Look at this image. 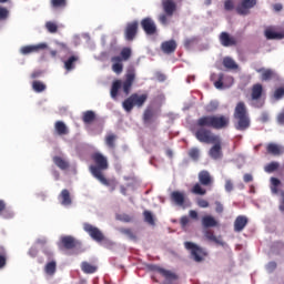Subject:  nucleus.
<instances>
[{
    "mask_svg": "<svg viewBox=\"0 0 284 284\" xmlns=\"http://www.w3.org/2000/svg\"><path fill=\"white\" fill-rule=\"evenodd\" d=\"M91 160L94 163L89 168L92 176L100 181L102 185H112L110 180H108L105 175H103V172H105V170L110 168V164L108 163V158H105V155H103L102 153L95 152L91 155Z\"/></svg>",
    "mask_w": 284,
    "mask_h": 284,
    "instance_id": "1",
    "label": "nucleus"
},
{
    "mask_svg": "<svg viewBox=\"0 0 284 284\" xmlns=\"http://www.w3.org/2000/svg\"><path fill=\"white\" fill-rule=\"evenodd\" d=\"M136 79V72L134 69H129L125 74L124 81L114 80L111 85V99H119V90H123L124 94L128 97L132 90V85H134V81Z\"/></svg>",
    "mask_w": 284,
    "mask_h": 284,
    "instance_id": "2",
    "label": "nucleus"
},
{
    "mask_svg": "<svg viewBox=\"0 0 284 284\" xmlns=\"http://www.w3.org/2000/svg\"><path fill=\"white\" fill-rule=\"evenodd\" d=\"M197 128H213V130H223L230 125L227 115H203L196 121Z\"/></svg>",
    "mask_w": 284,
    "mask_h": 284,
    "instance_id": "3",
    "label": "nucleus"
},
{
    "mask_svg": "<svg viewBox=\"0 0 284 284\" xmlns=\"http://www.w3.org/2000/svg\"><path fill=\"white\" fill-rule=\"evenodd\" d=\"M233 116L237 121L235 130L243 132L250 128V114L247 113L245 102L241 101L236 104Z\"/></svg>",
    "mask_w": 284,
    "mask_h": 284,
    "instance_id": "4",
    "label": "nucleus"
},
{
    "mask_svg": "<svg viewBox=\"0 0 284 284\" xmlns=\"http://www.w3.org/2000/svg\"><path fill=\"white\" fill-rule=\"evenodd\" d=\"M199 183H195L191 190L192 194H197L199 196H205L207 194V190L204 187H212L214 185V178L210 174L209 171L203 170L197 174ZM203 185V186H201Z\"/></svg>",
    "mask_w": 284,
    "mask_h": 284,
    "instance_id": "5",
    "label": "nucleus"
},
{
    "mask_svg": "<svg viewBox=\"0 0 284 284\" xmlns=\"http://www.w3.org/2000/svg\"><path fill=\"white\" fill-rule=\"evenodd\" d=\"M132 58V49L130 47H125L121 50L120 55H114L111 58L112 70L115 74H121L123 72V61H130Z\"/></svg>",
    "mask_w": 284,
    "mask_h": 284,
    "instance_id": "6",
    "label": "nucleus"
},
{
    "mask_svg": "<svg viewBox=\"0 0 284 284\" xmlns=\"http://www.w3.org/2000/svg\"><path fill=\"white\" fill-rule=\"evenodd\" d=\"M148 101V93L139 94V93H132L128 99H125L122 103V108L125 110V112H132L135 108H143L145 105V102Z\"/></svg>",
    "mask_w": 284,
    "mask_h": 284,
    "instance_id": "7",
    "label": "nucleus"
},
{
    "mask_svg": "<svg viewBox=\"0 0 284 284\" xmlns=\"http://www.w3.org/2000/svg\"><path fill=\"white\" fill-rule=\"evenodd\" d=\"M184 247L191 252V256L195 263H201L203 257L207 256V253H205L202 247L194 244L193 242H184Z\"/></svg>",
    "mask_w": 284,
    "mask_h": 284,
    "instance_id": "8",
    "label": "nucleus"
},
{
    "mask_svg": "<svg viewBox=\"0 0 284 284\" xmlns=\"http://www.w3.org/2000/svg\"><path fill=\"white\" fill-rule=\"evenodd\" d=\"M195 138L200 143H213L214 141H217L221 136L212 133L211 130L205 128H200L195 132Z\"/></svg>",
    "mask_w": 284,
    "mask_h": 284,
    "instance_id": "9",
    "label": "nucleus"
},
{
    "mask_svg": "<svg viewBox=\"0 0 284 284\" xmlns=\"http://www.w3.org/2000/svg\"><path fill=\"white\" fill-rule=\"evenodd\" d=\"M258 3L257 0H240L239 4L235 7V12L241 17H247L253 8H256Z\"/></svg>",
    "mask_w": 284,
    "mask_h": 284,
    "instance_id": "10",
    "label": "nucleus"
},
{
    "mask_svg": "<svg viewBox=\"0 0 284 284\" xmlns=\"http://www.w3.org/2000/svg\"><path fill=\"white\" fill-rule=\"evenodd\" d=\"M83 230L97 243H103V241H105V235H103V232H101V230L99 227H97L90 223H84Z\"/></svg>",
    "mask_w": 284,
    "mask_h": 284,
    "instance_id": "11",
    "label": "nucleus"
},
{
    "mask_svg": "<svg viewBox=\"0 0 284 284\" xmlns=\"http://www.w3.org/2000/svg\"><path fill=\"white\" fill-rule=\"evenodd\" d=\"M140 26L149 37H152L158 32L156 22H154V20L150 17L142 19Z\"/></svg>",
    "mask_w": 284,
    "mask_h": 284,
    "instance_id": "12",
    "label": "nucleus"
},
{
    "mask_svg": "<svg viewBox=\"0 0 284 284\" xmlns=\"http://www.w3.org/2000/svg\"><path fill=\"white\" fill-rule=\"evenodd\" d=\"M136 34H139V21L134 20L126 23L124 29V39L126 41H134V39H136Z\"/></svg>",
    "mask_w": 284,
    "mask_h": 284,
    "instance_id": "13",
    "label": "nucleus"
},
{
    "mask_svg": "<svg viewBox=\"0 0 284 284\" xmlns=\"http://www.w3.org/2000/svg\"><path fill=\"white\" fill-rule=\"evenodd\" d=\"M213 146L209 151V156L213 159V161H219L223 159V142L221 141V138H217L216 141L211 142Z\"/></svg>",
    "mask_w": 284,
    "mask_h": 284,
    "instance_id": "14",
    "label": "nucleus"
},
{
    "mask_svg": "<svg viewBox=\"0 0 284 284\" xmlns=\"http://www.w3.org/2000/svg\"><path fill=\"white\" fill-rule=\"evenodd\" d=\"M81 242L74 239L72 235H64L60 239L59 247H64V250H74V247H79Z\"/></svg>",
    "mask_w": 284,
    "mask_h": 284,
    "instance_id": "15",
    "label": "nucleus"
},
{
    "mask_svg": "<svg viewBox=\"0 0 284 284\" xmlns=\"http://www.w3.org/2000/svg\"><path fill=\"white\" fill-rule=\"evenodd\" d=\"M170 199L172 203H174L175 205H179V207H183V210L187 207L185 205V203H187V197L185 196L184 192L173 191L170 195Z\"/></svg>",
    "mask_w": 284,
    "mask_h": 284,
    "instance_id": "16",
    "label": "nucleus"
},
{
    "mask_svg": "<svg viewBox=\"0 0 284 284\" xmlns=\"http://www.w3.org/2000/svg\"><path fill=\"white\" fill-rule=\"evenodd\" d=\"M220 43L223 48H232L237 45L239 42L236 41V38L224 31L220 34Z\"/></svg>",
    "mask_w": 284,
    "mask_h": 284,
    "instance_id": "17",
    "label": "nucleus"
},
{
    "mask_svg": "<svg viewBox=\"0 0 284 284\" xmlns=\"http://www.w3.org/2000/svg\"><path fill=\"white\" fill-rule=\"evenodd\" d=\"M154 272H158L159 274L163 275L164 278L172 284L173 281H179V275L176 273H172V271H168L161 266H153Z\"/></svg>",
    "mask_w": 284,
    "mask_h": 284,
    "instance_id": "18",
    "label": "nucleus"
},
{
    "mask_svg": "<svg viewBox=\"0 0 284 284\" xmlns=\"http://www.w3.org/2000/svg\"><path fill=\"white\" fill-rule=\"evenodd\" d=\"M142 121L144 125H150L156 121V111L152 106H148L142 115Z\"/></svg>",
    "mask_w": 284,
    "mask_h": 284,
    "instance_id": "19",
    "label": "nucleus"
},
{
    "mask_svg": "<svg viewBox=\"0 0 284 284\" xmlns=\"http://www.w3.org/2000/svg\"><path fill=\"white\" fill-rule=\"evenodd\" d=\"M176 48H179L176 40H169L161 43V51L164 54H174L176 52Z\"/></svg>",
    "mask_w": 284,
    "mask_h": 284,
    "instance_id": "20",
    "label": "nucleus"
},
{
    "mask_svg": "<svg viewBox=\"0 0 284 284\" xmlns=\"http://www.w3.org/2000/svg\"><path fill=\"white\" fill-rule=\"evenodd\" d=\"M162 8L166 17H174L176 2H174V0H162Z\"/></svg>",
    "mask_w": 284,
    "mask_h": 284,
    "instance_id": "21",
    "label": "nucleus"
},
{
    "mask_svg": "<svg viewBox=\"0 0 284 284\" xmlns=\"http://www.w3.org/2000/svg\"><path fill=\"white\" fill-rule=\"evenodd\" d=\"M48 44L40 43L36 45H24L20 49L21 54H32L33 52H39V50H45Z\"/></svg>",
    "mask_w": 284,
    "mask_h": 284,
    "instance_id": "22",
    "label": "nucleus"
},
{
    "mask_svg": "<svg viewBox=\"0 0 284 284\" xmlns=\"http://www.w3.org/2000/svg\"><path fill=\"white\" fill-rule=\"evenodd\" d=\"M247 216L239 215L234 221V232H243L247 227Z\"/></svg>",
    "mask_w": 284,
    "mask_h": 284,
    "instance_id": "23",
    "label": "nucleus"
},
{
    "mask_svg": "<svg viewBox=\"0 0 284 284\" xmlns=\"http://www.w3.org/2000/svg\"><path fill=\"white\" fill-rule=\"evenodd\" d=\"M261 97H263V84L256 83L253 84L251 89V101H261Z\"/></svg>",
    "mask_w": 284,
    "mask_h": 284,
    "instance_id": "24",
    "label": "nucleus"
},
{
    "mask_svg": "<svg viewBox=\"0 0 284 284\" xmlns=\"http://www.w3.org/2000/svg\"><path fill=\"white\" fill-rule=\"evenodd\" d=\"M61 205L68 207V205H72V196L70 195V191L68 189H63L58 196Z\"/></svg>",
    "mask_w": 284,
    "mask_h": 284,
    "instance_id": "25",
    "label": "nucleus"
},
{
    "mask_svg": "<svg viewBox=\"0 0 284 284\" xmlns=\"http://www.w3.org/2000/svg\"><path fill=\"white\" fill-rule=\"evenodd\" d=\"M54 130L58 136H65L70 134V130L68 129V125H65V122L63 121H57L54 123Z\"/></svg>",
    "mask_w": 284,
    "mask_h": 284,
    "instance_id": "26",
    "label": "nucleus"
},
{
    "mask_svg": "<svg viewBox=\"0 0 284 284\" xmlns=\"http://www.w3.org/2000/svg\"><path fill=\"white\" fill-rule=\"evenodd\" d=\"M256 72L261 73V81H272V78L275 77V73L272 69L261 68Z\"/></svg>",
    "mask_w": 284,
    "mask_h": 284,
    "instance_id": "27",
    "label": "nucleus"
},
{
    "mask_svg": "<svg viewBox=\"0 0 284 284\" xmlns=\"http://www.w3.org/2000/svg\"><path fill=\"white\" fill-rule=\"evenodd\" d=\"M216 225H219V222L216 221V219H214V216L212 215H204L202 217V226L207 229V227H216Z\"/></svg>",
    "mask_w": 284,
    "mask_h": 284,
    "instance_id": "28",
    "label": "nucleus"
},
{
    "mask_svg": "<svg viewBox=\"0 0 284 284\" xmlns=\"http://www.w3.org/2000/svg\"><path fill=\"white\" fill-rule=\"evenodd\" d=\"M78 61H79V55H70L64 61V70H67L68 72H71V70H74Z\"/></svg>",
    "mask_w": 284,
    "mask_h": 284,
    "instance_id": "29",
    "label": "nucleus"
},
{
    "mask_svg": "<svg viewBox=\"0 0 284 284\" xmlns=\"http://www.w3.org/2000/svg\"><path fill=\"white\" fill-rule=\"evenodd\" d=\"M81 270L84 274H94L99 267H97L94 264H91L90 262H82Z\"/></svg>",
    "mask_w": 284,
    "mask_h": 284,
    "instance_id": "30",
    "label": "nucleus"
},
{
    "mask_svg": "<svg viewBox=\"0 0 284 284\" xmlns=\"http://www.w3.org/2000/svg\"><path fill=\"white\" fill-rule=\"evenodd\" d=\"M266 151L268 154H273V156H280V154H283V150L276 143H268Z\"/></svg>",
    "mask_w": 284,
    "mask_h": 284,
    "instance_id": "31",
    "label": "nucleus"
},
{
    "mask_svg": "<svg viewBox=\"0 0 284 284\" xmlns=\"http://www.w3.org/2000/svg\"><path fill=\"white\" fill-rule=\"evenodd\" d=\"M265 37L270 41H272V40H281V39H284V33L276 32V31H274L272 29H266L265 30Z\"/></svg>",
    "mask_w": 284,
    "mask_h": 284,
    "instance_id": "32",
    "label": "nucleus"
},
{
    "mask_svg": "<svg viewBox=\"0 0 284 284\" xmlns=\"http://www.w3.org/2000/svg\"><path fill=\"white\" fill-rule=\"evenodd\" d=\"M95 120H97V113H94V111H85L82 115V121L87 125H90V123H94Z\"/></svg>",
    "mask_w": 284,
    "mask_h": 284,
    "instance_id": "33",
    "label": "nucleus"
},
{
    "mask_svg": "<svg viewBox=\"0 0 284 284\" xmlns=\"http://www.w3.org/2000/svg\"><path fill=\"white\" fill-rule=\"evenodd\" d=\"M116 139H118V136L114 133L106 134V136L104 139L105 145L108 148H110V150H114L116 148V144H115Z\"/></svg>",
    "mask_w": 284,
    "mask_h": 284,
    "instance_id": "34",
    "label": "nucleus"
},
{
    "mask_svg": "<svg viewBox=\"0 0 284 284\" xmlns=\"http://www.w3.org/2000/svg\"><path fill=\"white\" fill-rule=\"evenodd\" d=\"M53 163L60 170H68V168H70V163H68V161L63 160L61 156H53Z\"/></svg>",
    "mask_w": 284,
    "mask_h": 284,
    "instance_id": "35",
    "label": "nucleus"
},
{
    "mask_svg": "<svg viewBox=\"0 0 284 284\" xmlns=\"http://www.w3.org/2000/svg\"><path fill=\"white\" fill-rule=\"evenodd\" d=\"M44 272L45 274H48V276H54V274L57 273V262H48L44 266Z\"/></svg>",
    "mask_w": 284,
    "mask_h": 284,
    "instance_id": "36",
    "label": "nucleus"
},
{
    "mask_svg": "<svg viewBox=\"0 0 284 284\" xmlns=\"http://www.w3.org/2000/svg\"><path fill=\"white\" fill-rule=\"evenodd\" d=\"M53 10H63L68 7V0H50Z\"/></svg>",
    "mask_w": 284,
    "mask_h": 284,
    "instance_id": "37",
    "label": "nucleus"
},
{
    "mask_svg": "<svg viewBox=\"0 0 284 284\" xmlns=\"http://www.w3.org/2000/svg\"><path fill=\"white\" fill-rule=\"evenodd\" d=\"M223 65L226 70H239V64L230 57L223 59Z\"/></svg>",
    "mask_w": 284,
    "mask_h": 284,
    "instance_id": "38",
    "label": "nucleus"
},
{
    "mask_svg": "<svg viewBox=\"0 0 284 284\" xmlns=\"http://www.w3.org/2000/svg\"><path fill=\"white\" fill-rule=\"evenodd\" d=\"M8 265V251L3 246H0V270H3Z\"/></svg>",
    "mask_w": 284,
    "mask_h": 284,
    "instance_id": "39",
    "label": "nucleus"
},
{
    "mask_svg": "<svg viewBox=\"0 0 284 284\" xmlns=\"http://www.w3.org/2000/svg\"><path fill=\"white\" fill-rule=\"evenodd\" d=\"M47 88L48 87L42 81L36 80L32 82L33 92H38V93L45 92Z\"/></svg>",
    "mask_w": 284,
    "mask_h": 284,
    "instance_id": "40",
    "label": "nucleus"
},
{
    "mask_svg": "<svg viewBox=\"0 0 284 284\" xmlns=\"http://www.w3.org/2000/svg\"><path fill=\"white\" fill-rule=\"evenodd\" d=\"M45 29L51 34H57V32H59V26L55 22H53V21L45 22Z\"/></svg>",
    "mask_w": 284,
    "mask_h": 284,
    "instance_id": "41",
    "label": "nucleus"
},
{
    "mask_svg": "<svg viewBox=\"0 0 284 284\" xmlns=\"http://www.w3.org/2000/svg\"><path fill=\"white\" fill-rule=\"evenodd\" d=\"M143 217H144L145 223H148L149 225H155L154 215L152 214V212L145 210L143 212Z\"/></svg>",
    "mask_w": 284,
    "mask_h": 284,
    "instance_id": "42",
    "label": "nucleus"
},
{
    "mask_svg": "<svg viewBox=\"0 0 284 284\" xmlns=\"http://www.w3.org/2000/svg\"><path fill=\"white\" fill-rule=\"evenodd\" d=\"M189 156L192 159V161H199V158L201 156V150H199V148L190 149Z\"/></svg>",
    "mask_w": 284,
    "mask_h": 284,
    "instance_id": "43",
    "label": "nucleus"
},
{
    "mask_svg": "<svg viewBox=\"0 0 284 284\" xmlns=\"http://www.w3.org/2000/svg\"><path fill=\"white\" fill-rule=\"evenodd\" d=\"M204 236L205 239H207V241H212V243L221 244V241H219V237L214 235V231H210V230L205 231Z\"/></svg>",
    "mask_w": 284,
    "mask_h": 284,
    "instance_id": "44",
    "label": "nucleus"
},
{
    "mask_svg": "<svg viewBox=\"0 0 284 284\" xmlns=\"http://www.w3.org/2000/svg\"><path fill=\"white\" fill-rule=\"evenodd\" d=\"M278 162H271L265 166V172L272 173V172H276V170H278Z\"/></svg>",
    "mask_w": 284,
    "mask_h": 284,
    "instance_id": "45",
    "label": "nucleus"
},
{
    "mask_svg": "<svg viewBox=\"0 0 284 284\" xmlns=\"http://www.w3.org/2000/svg\"><path fill=\"white\" fill-rule=\"evenodd\" d=\"M206 112H216L219 110V102L216 101H211L206 106H205Z\"/></svg>",
    "mask_w": 284,
    "mask_h": 284,
    "instance_id": "46",
    "label": "nucleus"
},
{
    "mask_svg": "<svg viewBox=\"0 0 284 284\" xmlns=\"http://www.w3.org/2000/svg\"><path fill=\"white\" fill-rule=\"evenodd\" d=\"M234 8H236L234 0H225L224 1V10H226V12H232V10H234Z\"/></svg>",
    "mask_w": 284,
    "mask_h": 284,
    "instance_id": "47",
    "label": "nucleus"
},
{
    "mask_svg": "<svg viewBox=\"0 0 284 284\" xmlns=\"http://www.w3.org/2000/svg\"><path fill=\"white\" fill-rule=\"evenodd\" d=\"M121 233L125 234V236H128L132 241H135L136 239V235L134 234V232L131 231V229H121Z\"/></svg>",
    "mask_w": 284,
    "mask_h": 284,
    "instance_id": "48",
    "label": "nucleus"
},
{
    "mask_svg": "<svg viewBox=\"0 0 284 284\" xmlns=\"http://www.w3.org/2000/svg\"><path fill=\"white\" fill-rule=\"evenodd\" d=\"M9 14H10V11H8V9L0 7V21H6Z\"/></svg>",
    "mask_w": 284,
    "mask_h": 284,
    "instance_id": "49",
    "label": "nucleus"
},
{
    "mask_svg": "<svg viewBox=\"0 0 284 284\" xmlns=\"http://www.w3.org/2000/svg\"><path fill=\"white\" fill-rule=\"evenodd\" d=\"M274 98L280 100L284 98V87L277 88L274 92Z\"/></svg>",
    "mask_w": 284,
    "mask_h": 284,
    "instance_id": "50",
    "label": "nucleus"
},
{
    "mask_svg": "<svg viewBox=\"0 0 284 284\" xmlns=\"http://www.w3.org/2000/svg\"><path fill=\"white\" fill-rule=\"evenodd\" d=\"M214 87L217 90H222L223 89V74H220L219 80L214 82Z\"/></svg>",
    "mask_w": 284,
    "mask_h": 284,
    "instance_id": "51",
    "label": "nucleus"
},
{
    "mask_svg": "<svg viewBox=\"0 0 284 284\" xmlns=\"http://www.w3.org/2000/svg\"><path fill=\"white\" fill-rule=\"evenodd\" d=\"M197 206L203 209L210 207V202H207V200L199 199Z\"/></svg>",
    "mask_w": 284,
    "mask_h": 284,
    "instance_id": "52",
    "label": "nucleus"
},
{
    "mask_svg": "<svg viewBox=\"0 0 284 284\" xmlns=\"http://www.w3.org/2000/svg\"><path fill=\"white\" fill-rule=\"evenodd\" d=\"M168 13H162L159 16V21L162 26H168Z\"/></svg>",
    "mask_w": 284,
    "mask_h": 284,
    "instance_id": "53",
    "label": "nucleus"
},
{
    "mask_svg": "<svg viewBox=\"0 0 284 284\" xmlns=\"http://www.w3.org/2000/svg\"><path fill=\"white\" fill-rule=\"evenodd\" d=\"M232 190H234V183H232V180H226L225 181V191L232 192Z\"/></svg>",
    "mask_w": 284,
    "mask_h": 284,
    "instance_id": "54",
    "label": "nucleus"
},
{
    "mask_svg": "<svg viewBox=\"0 0 284 284\" xmlns=\"http://www.w3.org/2000/svg\"><path fill=\"white\" fill-rule=\"evenodd\" d=\"M215 212H217V214H223V204L219 201L215 202Z\"/></svg>",
    "mask_w": 284,
    "mask_h": 284,
    "instance_id": "55",
    "label": "nucleus"
},
{
    "mask_svg": "<svg viewBox=\"0 0 284 284\" xmlns=\"http://www.w3.org/2000/svg\"><path fill=\"white\" fill-rule=\"evenodd\" d=\"M243 181L244 183H252V181H254V176H252V174L250 173H245L243 176Z\"/></svg>",
    "mask_w": 284,
    "mask_h": 284,
    "instance_id": "56",
    "label": "nucleus"
},
{
    "mask_svg": "<svg viewBox=\"0 0 284 284\" xmlns=\"http://www.w3.org/2000/svg\"><path fill=\"white\" fill-rule=\"evenodd\" d=\"M180 223H181L182 227H186L187 223H190V217H187L186 215L182 216L180 220Z\"/></svg>",
    "mask_w": 284,
    "mask_h": 284,
    "instance_id": "57",
    "label": "nucleus"
},
{
    "mask_svg": "<svg viewBox=\"0 0 284 284\" xmlns=\"http://www.w3.org/2000/svg\"><path fill=\"white\" fill-rule=\"evenodd\" d=\"M267 272H274L276 270V262H270L266 266Z\"/></svg>",
    "mask_w": 284,
    "mask_h": 284,
    "instance_id": "58",
    "label": "nucleus"
},
{
    "mask_svg": "<svg viewBox=\"0 0 284 284\" xmlns=\"http://www.w3.org/2000/svg\"><path fill=\"white\" fill-rule=\"evenodd\" d=\"M271 185L278 187V185H281V180H278L277 178H271Z\"/></svg>",
    "mask_w": 284,
    "mask_h": 284,
    "instance_id": "59",
    "label": "nucleus"
},
{
    "mask_svg": "<svg viewBox=\"0 0 284 284\" xmlns=\"http://www.w3.org/2000/svg\"><path fill=\"white\" fill-rule=\"evenodd\" d=\"M273 10L275 12H281V10H283V4L282 3H275L273 4Z\"/></svg>",
    "mask_w": 284,
    "mask_h": 284,
    "instance_id": "60",
    "label": "nucleus"
},
{
    "mask_svg": "<svg viewBox=\"0 0 284 284\" xmlns=\"http://www.w3.org/2000/svg\"><path fill=\"white\" fill-rule=\"evenodd\" d=\"M41 74H43L41 71H33L31 73V79H39V77H41Z\"/></svg>",
    "mask_w": 284,
    "mask_h": 284,
    "instance_id": "61",
    "label": "nucleus"
},
{
    "mask_svg": "<svg viewBox=\"0 0 284 284\" xmlns=\"http://www.w3.org/2000/svg\"><path fill=\"white\" fill-rule=\"evenodd\" d=\"M189 216H191L192 219L196 220V219H199V213L196 211H194V210H191L189 212Z\"/></svg>",
    "mask_w": 284,
    "mask_h": 284,
    "instance_id": "62",
    "label": "nucleus"
},
{
    "mask_svg": "<svg viewBox=\"0 0 284 284\" xmlns=\"http://www.w3.org/2000/svg\"><path fill=\"white\" fill-rule=\"evenodd\" d=\"M277 121H278V123H281V125L284 124V110H283V112H281V113L278 114Z\"/></svg>",
    "mask_w": 284,
    "mask_h": 284,
    "instance_id": "63",
    "label": "nucleus"
},
{
    "mask_svg": "<svg viewBox=\"0 0 284 284\" xmlns=\"http://www.w3.org/2000/svg\"><path fill=\"white\" fill-rule=\"evenodd\" d=\"M194 43V39H186L184 41V47L185 48H190V45H192Z\"/></svg>",
    "mask_w": 284,
    "mask_h": 284,
    "instance_id": "64",
    "label": "nucleus"
}]
</instances>
